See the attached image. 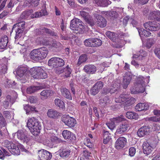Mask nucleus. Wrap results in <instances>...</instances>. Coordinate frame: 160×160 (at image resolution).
Instances as JSON below:
<instances>
[{"label": "nucleus", "instance_id": "6", "mask_svg": "<svg viewBox=\"0 0 160 160\" xmlns=\"http://www.w3.org/2000/svg\"><path fill=\"white\" fill-rule=\"evenodd\" d=\"M38 154L39 160H50L52 156L51 153L43 149L38 150Z\"/></svg>", "mask_w": 160, "mask_h": 160}, {"label": "nucleus", "instance_id": "12", "mask_svg": "<svg viewBox=\"0 0 160 160\" xmlns=\"http://www.w3.org/2000/svg\"><path fill=\"white\" fill-rule=\"evenodd\" d=\"M60 156L63 159H66L68 158L70 155L71 150L67 148H62L58 151Z\"/></svg>", "mask_w": 160, "mask_h": 160}, {"label": "nucleus", "instance_id": "35", "mask_svg": "<svg viewBox=\"0 0 160 160\" xmlns=\"http://www.w3.org/2000/svg\"><path fill=\"white\" fill-rule=\"evenodd\" d=\"M109 2L108 0H98L96 1V3L99 6L105 7L109 4Z\"/></svg>", "mask_w": 160, "mask_h": 160}, {"label": "nucleus", "instance_id": "5", "mask_svg": "<svg viewBox=\"0 0 160 160\" xmlns=\"http://www.w3.org/2000/svg\"><path fill=\"white\" fill-rule=\"evenodd\" d=\"M25 25L24 22H21L14 24L12 28V31L16 32L15 38H20L22 35Z\"/></svg>", "mask_w": 160, "mask_h": 160}, {"label": "nucleus", "instance_id": "23", "mask_svg": "<svg viewBox=\"0 0 160 160\" xmlns=\"http://www.w3.org/2000/svg\"><path fill=\"white\" fill-rule=\"evenodd\" d=\"M138 31L140 37L142 39L144 37H149L151 35V33L149 31L144 29L143 28H138Z\"/></svg>", "mask_w": 160, "mask_h": 160}, {"label": "nucleus", "instance_id": "62", "mask_svg": "<svg viewBox=\"0 0 160 160\" xmlns=\"http://www.w3.org/2000/svg\"><path fill=\"white\" fill-rule=\"evenodd\" d=\"M44 28H46L45 27H41L38 29H36V32L37 33L38 35H43L44 33H45V31H44L43 29Z\"/></svg>", "mask_w": 160, "mask_h": 160}, {"label": "nucleus", "instance_id": "16", "mask_svg": "<svg viewBox=\"0 0 160 160\" xmlns=\"http://www.w3.org/2000/svg\"><path fill=\"white\" fill-rule=\"evenodd\" d=\"M142 146L143 152L147 155L150 154L153 150V148L148 142H144Z\"/></svg>", "mask_w": 160, "mask_h": 160}, {"label": "nucleus", "instance_id": "51", "mask_svg": "<svg viewBox=\"0 0 160 160\" xmlns=\"http://www.w3.org/2000/svg\"><path fill=\"white\" fill-rule=\"evenodd\" d=\"M50 140L52 142L56 143L62 142V141L60 139L54 136L51 137Z\"/></svg>", "mask_w": 160, "mask_h": 160}, {"label": "nucleus", "instance_id": "32", "mask_svg": "<svg viewBox=\"0 0 160 160\" xmlns=\"http://www.w3.org/2000/svg\"><path fill=\"white\" fill-rule=\"evenodd\" d=\"M87 60V56L86 54H83L81 55L79 57L78 62L77 63V65L79 66L82 63L85 62Z\"/></svg>", "mask_w": 160, "mask_h": 160}, {"label": "nucleus", "instance_id": "63", "mask_svg": "<svg viewBox=\"0 0 160 160\" xmlns=\"http://www.w3.org/2000/svg\"><path fill=\"white\" fill-rule=\"evenodd\" d=\"M84 144L89 148L92 147V143L89 138H86L84 141Z\"/></svg>", "mask_w": 160, "mask_h": 160}, {"label": "nucleus", "instance_id": "21", "mask_svg": "<svg viewBox=\"0 0 160 160\" xmlns=\"http://www.w3.org/2000/svg\"><path fill=\"white\" fill-rule=\"evenodd\" d=\"M8 42V39L7 36L4 35L2 36L0 41V48L1 49H6Z\"/></svg>", "mask_w": 160, "mask_h": 160}, {"label": "nucleus", "instance_id": "14", "mask_svg": "<svg viewBox=\"0 0 160 160\" xmlns=\"http://www.w3.org/2000/svg\"><path fill=\"white\" fill-rule=\"evenodd\" d=\"M84 71L89 74H93L97 70V68L93 65L88 64L86 65L84 68Z\"/></svg>", "mask_w": 160, "mask_h": 160}, {"label": "nucleus", "instance_id": "7", "mask_svg": "<svg viewBox=\"0 0 160 160\" xmlns=\"http://www.w3.org/2000/svg\"><path fill=\"white\" fill-rule=\"evenodd\" d=\"M62 121L66 125L70 128L74 127L77 123L76 119L69 115L63 116L62 118Z\"/></svg>", "mask_w": 160, "mask_h": 160}, {"label": "nucleus", "instance_id": "19", "mask_svg": "<svg viewBox=\"0 0 160 160\" xmlns=\"http://www.w3.org/2000/svg\"><path fill=\"white\" fill-rule=\"evenodd\" d=\"M60 113L56 110L52 109H49L48 110L47 112L48 116L51 118L56 119L60 116Z\"/></svg>", "mask_w": 160, "mask_h": 160}, {"label": "nucleus", "instance_id": "15", "mask_svg": "<svg viewBox=\"0 0 160 160\" xmlns=\"http://www.w3.org/2000/svg\"><path fill=\"white\" fill-rule=\"evenodd\" d=\"M38 49L33 50L30 53L31 58L33 60L36 62H41V58L39 56Z\"/></svg>", "mask_w": 160, "mask_h": 160}, {"label": "nucleus", "instance_id": "28", "mask_svg": "<svg viewBox=\"0 0 160 160\" xmlns=\"http://www.w3.org/2000/svg\"><path fill=\"white\" fill-rule=\"evenodd\" d=\"M27 70V68L24 67H18L16 71L17 74L20 77H22Z\"/></svg>", "mask_w": 160, "mask_h": 160}, {"label": "nucleus", "instance_id": "4", "mask_svg": "<svg viewBox=\"0 0 160 160\" xmlns=\"http://www.w3.org/2000/svg\"><path fill=\"white\" fill-rule=\"evenodd\" d=\"M48 65L49 66L55 68H58L63 66L65 65L64 60L58 57L51 58L48 61Z\"/></svg>", "mask_w": 160, "mask_h": 160}, {"label": "nucleus", "instance_id": "25", "mask_svg": "<svg viewBox=\"0 0 160 160\" xmlns=\"http://www.w3.org/2000/svg\"><path fill=\"white\" fill-rule=\"evenodd\" d=\"M60 91L62 95L66 98L72 100V99L71 94L68 90L66 88H62L60 89Z\"/></svg>", "mask_w": 160, "mask_h": 160}, {"label": "nucleus", "instance_id": "59", "mask_svg": "<svg viewBox=\"0 0 160 160\" xmlns=\"http://www.w3.org/2000/svg\"><path fill=\"white\" fill-rule=\"evenodd\" d=\"M61 43L59 42H54L52 44H50L48 48H49L52 49L53 48H58L60 45Z\"/></svg>", "mask_w": 160, "mask_h": 160}, {"label": "nucleus", "instance_id": "17", "mask_svg": "<svg viewBox=\"0 0 160 160\" xmlns=\"http://www.w3.org/2000/svg\"><path fill=\"white\" fill-rule=\"evenodd\" d=\"M97 25L98 26L103 28L106 26L107 21L106 19L101 15L97 16Z\"/></svg>", "mask_w": 160, "mask_h": 160}, {"label": "nucleus", "instance_id": "8", "mask_svg": "<svg viewBox=\"0 0 160 160\" xmlns=\"http://www.w3.org/2000/svg\"><path fill=\"white\" fill-rule=\"evenodd\" d=\"M144 26L146 29L151 31H156L160 29V23L155 22H148L145 23Z\"/></svg>", "mask_w": 160, "mask_h": 160}, {"label": "nucleus", "instance_id": "61", "mask_svg": "<svg viewBox=\"0 0 160 160\" xmlns=\"http://www.w3.org/2000/svg\"><path fill=\"white\" fill-rule=\"evenodd\" d=\"M110 122L106 123V124L110 129L113 130L115 128L116 125L114 122Z\"/></svg>", "mask_w": 160, "mask_h": 160}, {"label": "nucleus", "instance_id": "38", "mask_svg": "<svg viewBox=\"0 0 160 160\" xmlns=\"http://www.w3.org/2000/svg\"><path fill=\"white\" fill-rule=\"evenodd\" d=\"M47 13V12L46 10H42L39 12H36L35 14H32L31 17L33 18L39 17L43 15H45Z\"/></svg>", "mask_w": 160, "mask_h": 160}, {"label": "nucleus", "instance_id": "50", "mask_svg": "<svg viewBox=\"0 0 160 160\" xmlns=\"http://www.w3.org/2000/svg\"><path fill=\"white\" fill-rule=\"evenodd\" d=\"M93 86L100 91V90L103 87V83L102 82L99 81L97 82Z\"/></svg>", "mask_w": 160, "mask_h": 160}, {"label": "nucleus", "instance_id": "49", "mask_svg": "<svg viewBox=\"0 0 160 160\" xmlns=\"http://www.w3.org/2000/svg\"><path fill=\"white\" fill-rule=\"evenodd\" d=\"M37 90V87L30 86L27 88V92L28 93L31 94L35 92Z\"/></svg>", "mask_w": 160, "mask_h": 160}, {"label": "nucleus", "instance_id": "40", "mask_svg": "<svg viewBox=\"0 0 160 160\" xmlns=\"http://www.w3.org/2000/svg\"><path fill=\"white\" fill-rule=\"evenodd\" d=\"M117 88L113 86H111L109 88H105L104 90V92L106 93H114L117 90Z\"/></svg>", "mask_w": 160, "mask_h": 160}, {"label": "nucleus", "instance_id": "1", "mask_svg": "<svg viewBox=\"0 0 160 160\" xmlns=\"http://www.w3.org/2000/svg\"><path fill=\"white\" fill-rule=\"evenodd\" d=\"M27 126L31 133L34 135H37L40 132L41 128L40 123L34 117L28 119Z\"/></svg>", "mask_w": 160, "mask_h": 160}, {"label": "nucleus", "instance_id": "44", "mask_svg": "<svg viewBox=\"0 0 160 160\" xmlns=\"http://www.w3.org/2000/svg\"><path fill=\"white\" fill-rule=\"evenodd\" d=\"M4 146L7 148L9 151L12 149V147L14 145V143L8 140H6L4 142Z\"/></svg>", "mask_w": 160, "mask_h": 160}, {"label": "nucleus", "instance_id": "43", "mask_svg": "<svg viewBox=\"0 0 160 160\" xmlns=\"http://www.w3.org/2000/svg\"><path fill=\"white\" fill-rule=\"evenodd\" d=\"M14 148L10 150V152L14 155H19L20 154V151L17 146H14Z\"/></svg>", "mask_w": 160, "mask_h": 160}, {"label": "nucleus", "instance_id": "9", "mask_svg": "<svg viewBox=\"0 0 160 160\" xmlns=\"http://www.w3.org/2000/svg\"><path fill=\"white\" fill-rule=\"evenodd\" d=\"M127 142L126 138L123 137H119L115 142V147L117 149H121L125 147Z\"/></svg>", "mask_w": 160, "mask_h": 160}, {"label": "nucleus", "instance_id": "13", "mask_svg": "<svg viewBox=\"0 0 160 160\" xmlns=\"http://www.w3.org/2000/svg\"><path fill=\"white\" fill-rule=\"evenodd\" d=\"M62 135L65 139L70 141H72L75 138L74 134L72 132L67 130H64L62 131Z\"/></svg>", "mask_w": 160, "mask_h": 160}, {"label": "nucleus", "instance_id": "56", "mask_svg": "<svg viewBox=\"0 0 160 160\" xmlns=\"http://www.w3.org/2000/svg\"><path fill=\"white\" fill-rule=\"evenodd\" d=\"M80 14L84 18L85 20L87 19V18L90 16L88 12L83 11H80Z\"/></svg>", "mask_w": 160, "mask_h": 160}, {"label": "nucleus", "instance_id": "27", "mask_svg": "<svg viewBox=\"0 0 160 160\" xmlns=\"http://www.w3.org/2000/svg\"><path fill=\"white\" fill-rule=\"evenodd\" d=\"M111 134L108 131H104L103 133V143L104 144H107L111 139Z\"/></svg>", "mask_w": 160, "mask_h": 160}, {"label": "nucleus", "instance_id": "29", "mask_svg": "<svg viewBox=\"0 0 160 160\" xmlns=\"http://www.w3.org/2000/svg\"><path fill=\"white\" fill-rule=\"evenodd\" d=\"M128 99V96L126 94H121L118 97L116 98L115 102L117 103H121L124 102Z\"/></svg>", "mask_w": 160, "mask_h": 160}, {"label": "nucleus", "instance_id": "2", "mask_svg": "<svg viewBox=\"0 0 160 160\" xmlns=\"http://www.w3.org/2000/svg\"><path fill=\"white\" fill-rule=\"evenodd\" d=\"M82 23L81 20L76 18H74L71 21L70 28L76 33H82L84 28Z\"/></svg>", "mask_w": 160, "mask_h": 160}, {"label": "nucleus", "instance_id": "36", "mask_svg": "<svg viewBox=\"0 0 160 160\" xmlns=\"http://www.w3.org/2000/svg\"><path fill=\"white\" fill-rule=\"evenodd\" d=\"M63 72L64 77L65 78H68L70 76L72 71L71 68L68 65L64 69Z\"/></svg>", "mask_w": 160, "mask_h": 160}, {"label": "nucleus", "instance_id": "54", "mask_svg": "<svg viewBox=\"0 0 160 160\" xmlns=\"http://www.w3.org/2000/svg\"><path fill=\"white\" fill-rule=\"evenodd\" d=\"M87 23L91 26H93L94 25V22L92 18L90 16L85 20Z\"/></svg>", "mask_w": 160, "mask_h": 160}, {"label": "nucleus", "instance_id": "47", "mask_svg": "<svg viewBox=\"0 0 160 160\" xmlns=\"http://www.w3.org/2000/svg\"><path fill=\"white\" fill-rule=\"evenodd\" d=\"M93 47H97L101 46L102 43V41L98 38H93Z\"/></svg>", "mask_w": 160, "mask_h": 160}, {"label": "nucleus", "instance_id": "33", "mask_svg": "<svg viewBox=\"0 0 160 160\" xmlns=\"http://www.w3.org/2000/svg\"><path fill=\"white\" fill-rule=\"evenodd\" d=\"M151 14V16L155 20L158 21H160V12L159 11H154Z\"/></svg>", "mask_w": 160, "mask_h": 160}, {"label": "nucleus", "instance_id": "48", "mask_svg": "<svg viewBox=\"0 0 160 160\" xmlns=\"http://www.w3.org/2000/svg\"><path fill=\"white\" fill-rule=\"evenodd\" d=\"M30 12L28 11L25 10L21 13L20 18L22 19H26L28 18L30 15Z\"/></svg>", "mask_w": 160, "mask_h": 160}, {"label": "nucleus", "instance_id": "37", "mask_svg": "<svg viewBox=\"0 0 160 160\" xmlns=\"http://www.w3.org/2000/svg\"><path fill=\"white\" fill-rule=\"evenodd\" d=\"M17 135L18 139L21 140H25L26 136L22 130H18L17 132Z\"/></svg>", "mask_w": 160, "mask_h": 160}, {"label": "nucleus", "instance_id": "20", "mask_svg": "<svg viewBox=\"0 0 160 160\" xmlns=\"http://www.w3.org/2000/svg\"><path fill=\"white\" fill-rule=\"evenodd\" d=\"M128 125L124 123L120 125L117 129L116 133L117 134H123L128 130Z\"/></svg>", "mask_w": 160, "mask_h": 160}, {"label": "nucleus", "instance_id": "39", "mask_svg": "<svg viewBox=\"0 0 160 160\" xmlns=\"http://www.w3.org/2000/svg\"><path fill=\"white\" fill-rule=\"evenodd\" d=\"M40 0H26V3L28 5L30 4L35 7L38 6Z\"/></svg>", "mask_w": 160, "mask_h": 160}, {"label": "nucleus", "instance_id": "60", "mask_svg": "<svg viewBox=\"0 0 160 160\" xmlns=\"http://www.w3.org/2000/svg\"><path fill=\"white\" fill-rule=\"evenodd\" d=\"M99 91L97 89L95 86H93L91 88L90 92L91 94L93 95H96L99 92Z\"/></svg>", "mask_w": 160, "mask_h": 160}, {"label": "nucleus", "instance_id": "57", "mask_svg": "<svg viewBox=\"0 0 160 160\" xmlns=\"http://www.w3.org/2000/svg\"><path fill=\"white\" fill-rule=\"evenodd\" d=\"M129 22L133 27H136L138 26V22L133 18H130L129 19Z\"/></svg>", "mask_w": 160, "mask_h": 160}, {"label": "nucleus", "instance_id": "53", "mask_svg": "<svg viewBox=\"0 0 160 160\" xmlns=\"http://www.w3.org/2000/svg\"><path fill=\"white\" fill-rule=\"evenodd\" d=\"M44 29H43V30L44 31H45V33L47 34H49L50 35L53 36H57V33L53 31H52L47 28H44Z\"/></svg>", "mask_w": 160, "mask_h": 160}, {"label": "nucleus", "instance_id": "41", "mask_svg": "<svg viewBox=\"0 0 160 160\" xmlns=\"http://www.w3.org/2000/svg\"><path fill=\"white\" fill-rule=\"evenodd\" d=\"M55 105L60 108H63L64 107V103L61 99L56 98L54 100Z\"/></svg>", "mask_w": 160, "mask_h": 160}, {"label": "nucleus", "instance_id": "46", "mask_svg": "<svg viewBox=\"0 0 160 160\" xmlns=\"http://www.w3.org/2000/svg\"><path fill=\"white\" fill-rule=\"evenodd\" d=\"M142 90L140 91L139 90L138 91H137L138 89H137L136 88H134V87H132L131 88L130 90L131 93L132 94H136L138 93H143L145 91V89L143 87H142Z\"/></svg>", "mask_w": 160, "mask_h": 160}, {"label": "nucleus", "instance_id": "52", "mask_svg": "<svg viewBox=\"0 0 160 160\" xmlns=\"http://www.w3.org/2000/svg\"><path fill=\"white\" fill-rule=\"evenodd\" d=\"M7 124L6 121L4 117L0 119V128H2L6 127Z\"/></svg>", "mask_w": 160, "mask_h": 160}, {"label": "nucleus", "instance_id": "18", "mask_svg": "<svg viewBox=\"0 0 160 160\" xmlns=\"http://www.w3.org/2000/svg\"><path fill=\"white\" fill-rule=\"evenodd\" d=\"M41 61L46 58L48 52V51L46 47H42L38 48Z\"/></svg>", "mask_w": 160, "mask_h": 160}, {"label": "nucleus", "instance_id": "30", "mask_svg": "<svg viewBox=\"0 0 160 160\" xmlns=\"http://www.w3.org/2000/svg\"><path fill=\"white\" fill-rule=\"evenodd\" d=\"M126 116L129 119H137L138 118V115L132 112H128L126 113Z\"/></svg>", "mask_w": 160, "mask_h": 160}, {"label": "nucleus", "instance_id": "10", "mask_svg": "<svg viewBox=\"0 0 160 160\" xmlns=\"http://www.w3.org/2000/svg\"><path fill=\"white\" fill-rule=\"evenodd\" d=\"M132 78V75L130 73L127 72L125 73L123 76L122 84L123 88L125 89L128 87Z\"/></svg>", "mask_w": 160, "mask_h": 160}, {"label": "nucleus", "instance_id": "26", "mask_svg": "<svg viewBox=\"0 0 160 160\" xmlns=\"http://www.w3.org/2000/svg\"><path fill=\"white\" fill-rule=\"evenodd\" d=\"M149 107L144 103H139L137 104L135 107L136 111H141L143 110L148 109Z\"/></svg>", "mask_w": 160, "mask_h": 160}, {"label": "nucleus", "instance_id": "34", "mask_svg": "<svg viewBox=\"0 0 160 160\" xmlns=\"http://www.w3.org/2000/svg\"><path fill=\"white\" fill-rule=\"evenodd\" d=\"M110 100L107 97H104L103 99H100V104L104 107L108 105L110 103Z\"/></svg>", "mask_w": 160, "mask_h": 160}, {"label": "nucleus", "instance_id": "55", "mask_svg": "<svg viewBox=\"0 0 160 160\" xmlns=\"http://www.w3.org/2000/svg\"><path fill=\"white\" fill-rule=\"evenodd\" d=\"M149 0H134V2L140 5H142L146 4Z\"/></svg>", "mask_w": 160, "mask_h": 160}, {"label": "nucleus", "instance_id": "42", "mask_svg": "<svg viewBox=\"0 0 160 160\" xmlns=\"http://www.w3.org/2000/svg\"><path fill=\"white\" fill-rule=\"evenodd\" d=\"M93 38L86 39L84 42V45L87 47H93Z\"/></svg>", "mask_w": 160, "mask_h": 160}, {"label": "nucleus", "instance_id": "24", "mask_svg": "<svg viewBox=\"0 0 160 160\" xmlns=\"http://www.w3.org/2000/svg\"><path fill=\"white\" fill-rule=\"evenodd\" d=\"M136 100L134 98L132 97L130 99L126 100L123 103L124 108L125 110L128 109L129 107L133 104L135 102Z\"/></svg>", "mask_w": 160, "mask_h": 160}, {"label": "nucleus", "instance_id": "64", "mask_svg": "<svg viewBox=\"0 0 160 160\" xmlns=\"http://www.w3.org/2000/svg\"><path fill=\"white\" fill-rule=\"evenodd\" d=\"M28 101L31 103H35L37 101V99L36 97L33 96H30L28 98Z\"/></svg>", "mask_w": 160, "mask_h": 160}, {"label": "nucleus", "instance_id": "31", "mask_svg": "<svg viewBox=\"0 0 160 160\" xmlns=\"http://www.w3.org/2000/svg\"><path fill=\"white\" fill-rule=\"evenodd\" d=\"M125 120V119L124 116L122 115L116 118H111L110 119V121L114 122L115 124V123H120Z\"/></svg>", "mask_w": 160, "mask_h": 160}, {"label": "nucleus", "instance_id": "3", "mask_svg": "<svg viewBox=\"0 0 160 160\" xmlns=\"http://www.w3.org/2000/svg\"><path fill=\"white\" fill-rule=\"evenodd\" d=\"M31 76L35 79H43L47 78L45 72L40 67L33 68L31 70Z\"/></svg>", "mask_w": 160, "mask_h": 160}, {"label": "nucleus", "instance_id": "58", "mask_svg": "<svg viewBox=\"0 0 160 160\" xmlns=\"http://www.w3.org/2000/svg\"><path fill=\"white\" fill-rule=\"evenodd\" d=\"M136 153V148L134 147H130L129 150V155L131 157L134 156Z\"/></svg>", "mask_w": 160, "mask_h": 160}, {"label": "nucleus", "instance_id": "11", "mask_svg": "<svg viewBox=\"0 0 160 160\" xmlns=\"http://www.w3.org/2000/svg\"><path fill=\"white\" fill-rule=\"evenodd\" d=\"M150 128L149 126H144L138 129L137 132V134L140 137H142L148 134Z\"/></svg>", "mask_w": 160, "mask_h": 160}, {"label": "nucleus", "instance_id": "45", "mask_svg": "<svg viewBox=\"0 0 160 160\" xmlns=\"http://www.w3.org/2000/svg\"><path fill=\"white\" fill-rule=\"evenodd\" d=\"M7 70V66L2 64L0 65V75L5 74Z\"/></svg>", "mask_w": 160, "mask_h": 160}, {"label": "nucleus", "instance_id": "22", "mask_svg": "<svg viewBox=\"0 0 160 160\" xmlns=\"http://www.w3.org/2000/svg\"><path fill=\"white\" fill-rule=\"evenodd\" d=\"M53 91L50 89L44 90L40 93L41 98L42 99H46L53 95Z\"/></svg>", "mask_w": 160, "mask_h": 160}]
</instances>
